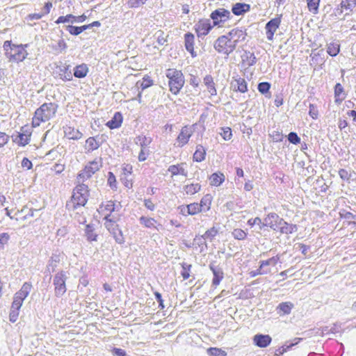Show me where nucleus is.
<instances>
[{
    "instance_id": "obj_1",
    "label": "nucleus",
    "mask_w": 356,
    "mask_h": 356,
    "mask_svg": "<svg viewBox=\"0 0 356 356\" xmlns=\"http://www.w3.org/2000/svg\"><path fill=\"white\" fill-rule=\"evenodd\" d=\"M58 107V104L52 102L42 104L35 111L32 119V127H39L41 122H47L54 117Z\"/></svg>"
},
{
    "instance_id": "obj_2",
    "label": "nucleus",
    "mask_w": 356,
    "mask_h": 356,
    "mask_svg": "<svg viewBox=\"0 0 356 356\" xmlns=\"http://www.w3.org/2000/svg\"><path fill=\"white\" fill-rule=\"evenodd\" d=\"M104 220H105L104 225L106 228L113 235L116 243L123 244L124 243V239L122 232L119 228L118 225L116 224L115 218H110V214H105Z\"/></svg>"
},
{
    "instance_id": "obj_3",
    "label": "nucleus",
    "mask_w": 356,
    "mask_h": 356,
    "mask_svg": "<svg viewBox=\"0 0 356 356\" xmlns=\"http://www.w3.org/2000/svg\"><path fill=\"white\" fill-rule=\"evenodd\" d=\"M67 277L63 270L58 272L54 277L53 284L54 286L55 296L58 298L62 297L67 291L66 280Z\"/></svg>"
},
{
    "instance_id": "obj_4",
    "label": "nucleus",
    "mask_w": 356,
    "mask_h": 356,
    "mask_svg": "<svg viewBox=\"0 0 356 356\" xmlns=\"http://www.w3.org/2000/svg\"><path fill=\"white\" fill-rule=\"evenodd\" d=\"M28 46V44H13L10 53H7V58H9L10 61L17 63L23 61L28 56V53L26 50Z\"/></svg>"
},
{
    "instance_id": "obj_5",
    "label": "nucleus",
    "mask_w": 356,
    "mask_h": 356,
    "mask_svg": "<svg viewBox=\"0 0 356 356\" xmlns=\"http://www.w3.org/2000/svg\"><path fill=\"white\" fill-rule=\"evenodd\" d=\"M228 33L218 37L213 44V47L219 54L229 56L232 53L231 47L230 39Z\"/></svg>"
},
{
    "instance_id": "obj_6",
    "label": "nucleus",
    "mask_w": 356,
    "mask_h": 356,
    "mask_svg": "<svg viewBox=\"0 0 356 356\" xmlns=\"http://www.w3.org/2000/svg\"><path fill=\"white\" fill-rule=\"evenodd\" d=\"M264 220V222L260 227V229H262L264 227H269L273 231L279 232L280 227L282 226L283 218H280L275 213H270Z\"/></svg>"
},
{
    "instance_id": "obj_7",
    "label": "nucleus",
    "mask_w": 356,
    "mask_h": 356,
    "mask_svg": "<svg viewBox=\"0 0 356 356\" xmlns=\"http://www.w3.org/2000/svg\"><path fill=\"white\" fill-rule=\"evenodd\" d=\"M210 17L213 20V26H220L221 24L225 23L231 17L230 12L225 8H218L213 10Z\"/></svg>"
},
{
    "instance_id": "obj_8",
    "label": "nucleus",
    "mask_w": 356,
    "mask_h": 356,
    "mask_svg": "<svg viewBox=\"0 0 356 356\" xmlns=\"http://www.w3.org/2000/svg\"><path fill=\"white\" fill-rule=\"evenodd\" d=\"M100 166L101 165L96 161L89 162L84 169L78 175L77 178L79 179H82L83 181L90 178L92 175L99 170Z\"/></svg>"
},
{
    "instance_id": "obj_9",
    "label": "nucleus",
    "mask_w": 356,
    "mask_h": 356,
    "mask_svg": "<svg viewBox=\"0 0 356 356\" xmlns=\"http://www.w3.org/2000/svg\"><path fill=\"white\" fill-rule=\"evenodd\" d=\"M185 79L183 73H181L176 77L168 81V86L170 92L174 95H177L183 88Z\"/></svg>"
},
{
    "instance_id": "obj_10",
    "label": "nucleus",
    "mask_w": 356,
    "mask_h": 356,
    "mask_svg": "<svg viewBox=\"0 0 356 356\" xmlns=\"http://www.w3.org/2000/svg\"><path fill=\"white\" fill-rule=\"evenodd\" d=\"M209 269L212 271L213 277L212 280V284L218 286L224 277V273L221 267L216 265V261H213L209 265Z\"/></svg>"
},
{
    "instance_id": "obj_11",
    "label": "nucleus",
    "mask_w": 356,
    "mask_h": 356,
    "mask_svg": "<svg viewBox=\"0 0 356 356\" xmlns=\"http://www.w3.org/2000/svg\"><path fill=\"white\" fill-rule=\"evenodd\" d=\"M281 23V19L280 17H275L273 19H271L270 21H268L266 26V38L268 40H272L273 39L274 34L277 29L279 28Z\"/></svg>"
},
{
    "instance_id": "obj_12",
    "label": "nucleus",
    "mask_w": 356,
    "mask_h": 356,
    "mask_svg": "<svg viewBox=\"0 0 356 356\" xmlns=\"http://www.w3.org/2000/svg\"><path fill=\"white\" fill-rule=\"evenodd\" d=\"M193 131L191 127L184 126L181 128L176 140L178 147H183L188 143V140L193 135Z\"/></svg>"
},
{
    "instance_id": "obj_13",
    "label": "nucleus",
    "mask_w": 356,
    "mask_h": 356,
    "mask_svg": "<svg viewBox=\"0 0 356 356\" xmlns=\"http://www.w3.org/2000/svg\"><path fill=\"white\" fill-rule=\"evenodd\" d=\"M88 199V196L85 195L84 194H76V193L73 192L72 195V206L70 204H67L66 207L68 209H71L72 210H75L78 207H83L87 203Z\"/></svg>"
},
{
    "instance_id": "obj_14",
    "label": "nucleus",
    "mask_w": 356,
    "mask_h": 356,
    "mask_svg": "<svg viewBox=\"0 0 356 356\" xmlns=\"http://www.w3.org/2000/svg\"><path fill=\"white\" fill-rule=\"evenodd\" d=\"M70 65L66 63L61 64L56 67L58 70V76L63 81H70L72 80L73 75L70 70Z\"/></svg>"
},
{
    "instance_id": "obj_15",
    "label": "nucleus",
    "mask_w": 356,
    "mask_h": 356,
    "mask_svg": "<svg viewBox=\"0 0 356 356\" xmlns=\"http://www.w3.org/2000/svg\"><path fill=\"white\" fill-rule=\"evenodd\" d=\"M212 28L213 26L211 24L209 19L200 20L195 25V30L198 37L207 35Z\"/></svg>"
},
{
    "instance_id": "obj_16",
    "label": "nucleus",
    "mask_w": 356,
    "mask_h": 356,
    "mask_svg": "<svg viewBox=\"0 0 356 356\" xmlns=\"http://www.w3.org/2000/svg\"><path fill=\"white\" fill-rule=\"evenodd\" d=\"M87 19V16L85 14H83L80 16H74L72 14H68L65 16H60L56 21L55 22L56 24L66 23V22H72V23H82L85 22Z\"/></svg>"
},
{
    "instance_id": "obj_17",
    "label": "nucleus",
    "mask_w": 356,
    "mask_h": 356,
    "mask_svg": "<svg viewBox=\"0 0 356 356\" xmlns=\"http://www.w3.org/2000/svg\"><path fill=\"white\" fill-rule=\"evenodd\" d=\"M272 341V338L268 334H257L253 337V343L259 348L268 346Z\"/></svg>"
},
{
    "instance_id": "obj_18",
    "label": "nucleus",
    "mask_w": 356,
    "mask_h": 356,
    "mask_svg": "<svg viewBox=\"0 0 356 356\" xmlns=\"http://www.w3.org/2000/svg\"><path fill=\"white\" fill-rule=\"evenodd\" d=\"M195 36L192 33L188 32L184 34V47L191 54L193 58L197 56V54L194 50Z\"/></svg>"
},
{
    "instance_id": "obj_19",
    "label": "nucleus",
    "mask_w": 356,
    "mask_h": 356,
    "mask_svg": "<svg viewBox=\"0 0 356 356\" xmlns=\"http://www.w3.org/2000/svg\"><path fill=\"white\" fill-rule=\"evenodd\" d=\"M227 33L229 36H231L232 39L236 40L238 42H244L248 35L246 29L243 28L233 29Z\"/></svg>"
},
{
    "instance_id": "obj_20",
    "label": "nucleus",
    "mask_w": 356,
    "mask_h": 356,
    "mask_svg": "<svg viewBox=\"0 0 356 356\" xmlns=\"http://www.w3.org/2000/svg\"><path fill=\"white\" fill-rule=\"evenodd\" d=\"M341 218L347 220V225L353 226V228L356 229V212L355 213H351L345 209H340L339 212Z\"/></svg>"
},
{
    "instance_id": "obj_21",
    "label": "nucleus",
    "mask_w": 356,
    "mask_h": 356,
    "mask_svg": "<svg viewBox=\"0 0 356 356\" xmlns=\"http://www.w3.org/2000/svg\"><path fill=\"white\" fill-rule=\"evenodd\" d=\"M231 86L234 91L245 93L248 91V83L246 81L241 77H238L232 82Z\"/></svg>"
},
{
    "instance_id": "obj_22",
    "label": "nucleus",
    "mask_w": 356,
    "mask_h": 356,
    "mask_svg": "<svg viewBox=\"0 0 356 356\" xmlns=\"http://www.w3.org/2000/svg\"><path fill=\"white\" fill-rule=\"evenodd\" d=\"M242 64L246 67L253 66L257 63V58L254 54L250 51H244L241 55Z\"/></svg>"
},
{
    "instance_id": "obj_23",
    "label": "nucleus",
    "mask_w": 356,
    "mask_h": 356,
    "mask_svg": "<svg viewBox=\"0 0 356 356\" xmlns=\"http://www.w3.org/2000/svg\"><path fill=\"white\" fill-rule=\"evenodd\" d=\"M102 145L100 137L99 136L89 137L86 141V149L88 152H91L97 149Z\"/></svg>"
},
{
    "instance_id": "obj_24",
    "label": "nucleus",
    "mask_w": 356,
    "mask_h": 356,
    "mask_svg": "<svg viewBox=\"0 0 356 356\" xmlns=\"http://www.w3.org/2000/svg\"><path fill=\"white\" fill-rule=\"evenodd\" d=\"M250 10V5L245 3H236L232 6V12L234 15L239 16Z\"/></svg>"
},
{
    "instance_id": "obj_25",
    "label": "nucleus",
    "mask_w": 356,
    "mask_h": 356,
    "mask_svg": "<svg viewBox=\"0 0 356 356\" xmlns=\"http://www.w3.org/2000/svg\"><path fill=\"white\" fill-rule=\"evenodd\" d=\"M65 136L71 140H79L81 138L83 134L78 129H74L70 126H65L63 127Z\"/></svg>"
},
{
    "instance_id": "obj_26",
    "label": "nucleus",
    "mask_w": 356,
    "mask_h": 356,
    "mask_svg": "<svg viewBox=\"0 0 356 356\" xmlns=\"http://www.w3.org/2000/svg\"><path fill=\"white\" fill-rule=\"evenodd\" d=\"M294 305L291 302H282L276 307L277 314L280 316L288 315L291 313Z\"/></svg>"
},
{
    "instance_id": "obj_27",
    "label": "nucleus",
    "mask_w": 356,
    "mask_h": 356,
    "mask_svg": "<svg viewBox=\"0 0 356 356\" xmlns=\"http://www.w3.org/2000/svg\"><path fill=\"white\" fill-rule=\"evenodd\" d=\"M84 236L88 242H93L97 241L98 234L95 232L94 224H88L86 225L84 230Z\"/></svg>"
},
{
    "instance_id": "obj_28",
    "label": "nucleus",
    "mask_w": 356,
    "mask_h": 356,
    "mask_svg": "<svg viewBox=\"0 0 356 356\" xmlns=\"http://www.w3.org/2000/svg\"><path fill=\"white\" fill-rule=\"evenodd\" d=\"M334 102L337 104H340L342 101L346 98V93L344 88L340 83H336L334 88Z\"/></svg>"
},
{
    "instance_id": "obj_29",
    "label": "nucleus",
    "mask_w": 356,
    "mask_h": 356,
    "mask_svg": "<svg viewBox=\"0 0 356 356\" xmlns=\"http://www.w3.org/2000/svg\"><path fill=\"white\" fill-rule=\"evenodd\" d=\"M122 114L120 112H116L112 119L107 122L106 126L111 129H118L122 125Z\"/></svg>"
},
{
    "instance_id": "obj_30",
    "label": "nucleus",
    "mask_w": 356,
    "mask_h": 356,
    "mask_svg": "<svg viewBox=\"0 0 356 356\" xmlns=\"http://www.w3.org/2000/svg\"><path fill=\"white\" fill-rule=\"evenodd\" d=\"M60 261V256L59 254L53 253L47 265V271L51 274L56 270V268Z\"/></svg>"
},
{
    "instance_id": "obj_31",
    "label": "nucleus",
    "mask_w": 356,
    "mask_h": 356,
    "mask_svg": "<svg viewBox=\"0 0 356 356\" xmlns=\"http://www.w3.org/2000/svg\"><path fill=\"white\" fill-rule=\"evenodd\" d=\"M204 84L206 86L208 92L211 96H216L217 95V90L211 75L207 74L204 76Z\"/></svg>"
},
{
    "instance_id": "obj_32",
    "label": "nucleus",
    "mask_w": 356,
    "mask_h": 356,
    "mask_svg": "<svg viewBox=\"0 0 356 356\" xmlns=\"http://www.w3.org/2000/svg\"><path fill=\"white\" fill-rule=\"evenodd\" d=\"M89 72L88 65L85 63L76 65L74 68V75L76 78L83 79L86 77Z\"/></svg>"
},
{
    "instance_id": "obj_33",
    "label": "nucleus",
    "mask_w": 356,
    "mask_h": 356,
    "mask_svg": "<svg viewBox=\"0 0 356 356\" xmlns=\"http://www.w3.org/2000/svg\"><path fill=\"white\" fill-rule=\"evenodd\" d=\"M12 139L14 143L22 147L29 144L31 140V138L26 136V134H23L22 133L19 132H17L15 134H13Z\"/></svg>"
},
{
    "instance_id": "obj_34",
    "label": "nucleus",
    "mask_w": 356,
    "mask_h": 356,
    "mask_svg": "<svg viewBox=\"0 0 356 356\" xmlns=\"http://www.w3.org/2000/svg\"><path fill=\"white\" fill-rule=\"evenodd\" d=\"M139 222L141 225H143L145 227L147 228H154L156 230H159L158 226L161 227V225L158 224L156 225V220L153 218H147L145 216H141L139 218Z\"/></svg>"
},
{
    "instance_id": "obj_35",
    "label": "nucleus",
    "mask_w": 356,
    "mask_h": 356,
    "mask_svg": "<svg viewBox=\"0 0 356 356\" xmlns=\"http://www.w3.org/2000/svg\"><path fill=\"white\" fill-rule=\"evenodd\" d=\"M298 231V226L294 224H289L284 219L279 232L281 234H290Z\"/></svg>"
},
{
    "instance_id": "obj_36",
    "label": "nucleus",
    "mask_w": 356,
    "mask_h": 356,
    "mask_svg": "<svg viewBox=\"0 0 356 356\" xmlns=\"http://www.w3.org/2000/svg\"><path fill=\"white\" fill-rule=\"evenodd\" d=\"M202 211L201 206L199 205L198 203H192L188 204L186 207H183L181 209V212L182 214L185 215L186 212L188 215H195Z\"/></svg>"
},
{
    "instance_id": "obj_37",
    "label": "nucleus",
    "mask_w": 356,
    "mask_h": 356,
    "mask_svg": "<svg viewBox=\"0 0 356 356\" xmlns=\"http://www.w3.org/2000/svg\"><path fill=\"white\" fill-rule=\"evenodd\" d=\"M225 177L223 173L220 172L213 173L210 177V184L211 186H219L225 181Z\"/></svg>"
},
{
    "instance_id": "obj_38",
    "label": "nucleus",
    "mask_w": 356,
    "mask_h": 356,
    "mask_svg": "<svg viewBox=\"0 0 356 356\" xmlns=\"http://www.w3.org/2000/svg\"><path fill=\"white\" fill-rule=\"evenodd\" d=\"M32 289V284L31 282H24L22 286L21 289L15 293L18 297L22 298L23 300H25L27 296L29 295Z\"/></svg>"
},
{
    "instance_id": "obj_39",
    "label": "nucleus",
    "mask_w": 356,
    "mask_h": 356,
    "mask_svg": "<svg viewBox=\"0 0 356 356\" xmlns=\"http://www.w3.org/2000/svg\"><path fill=\"white\" fill-rule=\"evenodd\" d=\"M205 156L206 150L204 147L201 145H197L196 150L193 156V161L196 162H202L205 159Z\"/></svg>"
},
{
    "instance_id": "obj_40",
    "label": "nucleus",
    "mask_w": 356,
    "mask_h": 356,
    "mask_svg": "<svg viewBox=\"0 0 356 356\" xmlns=\"http://www.w3.org/2000/svg\"><path fill=\"white\" fill-rule=\"evenodd\" d=\"M302 340L301 338H296L294 339V342L290 343L288 344V342L286 343L283 346L275 350V356H280L283 355L285 352H286L288 350L291 348L295 345L298 344L300 341Z\"/></svg>"
},
{
    "instance_id": "obj_41",
    "label": "nucleus",
    "mask_w": 356,
    "mask_h": 356,
    "mask_svg": "<svg viewBox=\"0 0 356 356\" xmlns=\"http://www.w3.org/2000/svg\"><path fill=\"white\" fill-rule=\"evenodd\" d=\"M340 5L344 10L347 11L345 15H350L356 7V0H343L341 1Z\"/></svg>"
},
{
    "instance_id": "obj_42",
    "label": "nucleus",
    "mask_w": 356,
    "mask_h": 356,
    "mask_svg": "<svg viewBox=\"0 0 356 356\" xmlns=\"http://www.w3.org/2000/svg\"><path fill=\"white\" fill-rule=\"evenodd\" d=\"M340 51V44L338 41L332 42L327 44V54L334 57L338 55Z\"/></svg>"
},
{
    "instance_id": "obj_43",
    "label": "nucleus",
    "mask_w": 356,
    "mask_h": 356,
    "mask_svg": "<svg viewBox=\"0 0 356 356\" xmlns=\"http://www.w3.org/2000/svg\"><path fill=\"white\" fill-rule=\"evenodd\" d=\"M168 171L170 172L172 176H176L178 175H181L184 177L187 176V172L184 168L181 167L179 164L170 165Z\"/></svg>"
},
{
    "instance_id": "obj_44",
    "label": "nucleus",
    "mask_w": 356,
    "mask_h": 356,
    "mask_svg": "<svg viewBox=\"0 0 356 356\" xmlns=\"http://www.w3.org/2000/svg\"><path fill=\"white\" fill-rule=\"evenodd\" d=\"M212 196L210 194H207L200 200V203H198L201 206V210L204 211H209L211 204Z\"/></svg>"
},
{
    "instance_id": "obj_45",
    "label": "nucleus",
    "mask_w": 356,
    "mask_h": 356,
    "mask_svg": "<svg viewBox=\"0 0 356 356\" xmlns=\"http://www.w3.org/2000/svg\"><path fill=\"white\" fill-rule=\"evenodd\" d=\"M152 141V138L147 137L145 135H140L136 138V143L139 142L140 149H147Z\"/></svg>"
},
{
    "instance_id": "obj_46",
    "label": "nucleus",
    "mask_w": 356,
    "mask_h": 356,
    "mask_svg": "<svg viewBox=\"0 0 356 356\" xmlns=\"http://www.w3.org/2000/svg\"><path fill=\"white\" fill-rule=\"evenodd\" d=\"M100 209H102V212H108L107 214H110V218H113V216H111V213L115 210V204L111 200L107 201L105 204H102L100 206Z\"/></svg>"
},
{
    "instance_id": "obj_47",
    "label": "nucleus",
    "mask_w": 356,
    "mask_h": 356,
    "mask_svg": "<svg viewBox=\"0 0 356 356\" xmlns=\"http://www.w3.org/2000/svg\"><path fill=\"white\" fill-rule=\"evenodd\" d=\"M136 85L140 88L142 90L152 86L153 85V80L148 75H145L142 81H138Z\"/></svg>"
},
{
    "instance_id": "obj_48",
    "label": "nucleus",
    "mask_w": 356,
    "mask_h": 356,
    "mask_svg": "<svg viewBox=\"0 0 356 356\" xmlns=\"http://www.w3.org/2000/svg\"><path fill=\"white\" fill-rule=\"evenodd\" d=\"M321 0H307L308 10L313 14L318 13V7Z\"/></svg>"
},
{
    "instance_id": "obj_49",
    "label": "nucleus",
    "mask_w": 356,
    "mask_h": 356,
    "mask_svg": "<svg viewBox=\"0 0 356 356\" xmlns=\"http://www.w3.org/2000/svg\"><path fill=\"white\" fill-rule=\"evenodd\" d=\"M201 189V185L200 184H191L184 186V191L188 195H193Z\"/></svg>"
},
{
    "instance_id": "obj_50",
    "label": "nucleus",
    "mask_w": 356,
    "mask_h": 356,
    "mask_svg": "<svg viewBox=\"0 0 356 356\" xmlns=\"http://www.w3.org/2000/svg\"><path fill=\"white\" fill-rule=\"evenodd\" d=\"M280 255L277 254L276 256L273 257L267 260L260 261L259 264H261V267H264L270 265L275 266L280 261Z\"/></svg>"
},
{
    "instance_id": "obj_51",
    "label": "nucleus",
    "mask_w": 356,
    "mask_h": 356,
    "mask_svg": "<svg viewBox=\"0 0 356 356\" xmlns=\"http://www.w3.org/2000/svg\"><path fill=\"white\" fill-rule=\"evenodd\" d=\"M207 352L209 356H226L227 355V353L225 350H223L220 348H218L211 347L207 349Z\"/></svg>"
},
{
    "instance_id": "obj_52",
    "label": "nucleus",
    "mask_w": 356,
    "mask_h": 356,
    "mask_svg": "<svg viewBox=\"0 0 356 356\" xmlns=\"http://www.w3.org/2000/svg\"><path fill=\"white\" fill-rule=\"evenodd\" d=\"M154 37L155 38L156 42L159 45H164L167 42V38L164 37V32L162 30L157 31Z\"/></svg>"
},
{
    "instance_id": "obj_53",
    "label": "nucleus",
    "mask_w": 356,
    "mask_h": 356,
    "mask_svg": "<svg viewBox=\"0 0 356 356\" xmlns=\"http://www.w3.org/2000/svg\"><path fill=\"white\" fill-rule=\"evenodd\" d=\"M270 83L267 81L261 82L258 84L257 89L260 93L262 95H266L269 92V90L270 89ZM266 97H268L266 95Z\"/></svg>"
},
{
    "instance_id": "obj_54",
    "label": "nucleus",
    "mask_w": 356,
    "mask_h": 356,
    "mask_svg": "<svg viewBox=\"0 0 356 356\" xmlns=\"http://www.w3.org/2000/svg\"><path fill=\"white\" fill-rule=\"evenodd\" d=\"M73 192L76 193V194H84L85 195L89 196L88 187L84 184L77 185Z\"/></svg>"
},
{
    "instance_id": "obj_55",
    "label": "nucleus",
    "mask_w": 356,
    "mask_h": 356,
    "mask_svg": "<svg viewBox=\"0 0 356 356\" xmlns=\"http://www.w3.org/2000/svg\"><path fill=\"white\" fill-rule=\"evenodd\" d=\"M232 234L234 238L237 240H244L247 236V233L241 229H234Z\"/></svg>"
},
{
    "instance_id": "obj_56",
    "label": "nucleus",
    "mask_w": 356,
    "mask_h": 356,
    "mask_svg": "<svg viewBox=\"0 0 356 356\" xmlns=\"http://www.w3.org/2000/svg\"><path fill=\"white\" fill-rule=\"evenodd\" d=\"M182 270L181 272V275L184 280H187L190 277L189 271L192 267L191 264H188L186 263H182L181 264Z\"/></svg>"
},
{
    "instance_id": "obj_57",
    "label": "nucleus",
    "mask_w": 356,
    "mask_h": 356,
    "mask_svg": "<svg viewBox=\"0 0 356 356\" xmlns=\"http://www.w3.org/2000/svg\"><path fill=\"white\" fill-rule=\"evenodd\" d=\"M339 175L343 181H349L351 178V171H348L346 169L341 168L339 172Z\"/></svg>"
},
{
    "instance_id": "obj_58",
    "label": "nucleus",
    "mask_w": 356,
    "mask_h": 356,
    "mask_svg": "<svg viewBox=\"0 0 356 356\" xmlns=\"http://www.w3.org/2000/svg\"><path fill=\"white\" fill-rule=\"evenodd\" d=\"M222 132L220 133L222 138L225 140H229L232 136V129L229 127L221 128Z\"/></svg>"
},
{
    "instance_id": "obj_59",
    "label": "nucleus",
    "mask_w": 356,
    "mask_h": 356,
    "mask_svg": "<svg viewBox=\"0 0 356 356\" xmlns=\"http://www.w3.org/2000/svg\"><path fill=\"white\" fill-rule=\"evenodd\" d=\"M287 138L289 143L293 145H297L300 143V138L298 136V134L296 132H290Z\"/></svg>"
},
{
    "instance_id": "obj_60",
    "label": "nucleus",
    "mask_w": 356,
    "mask_h": 356,
    "mask_svg": "<svg viewBox=\"0 0 356 356\" xmlns=\"http://www.w3.org/2000/svg\"><path fill=\"white\" fill-rule=\"evenodd\" d=\"M65 30L67 31L72 35H78L81 33L79 26H75L73 25L65 26Z\"/></svg>"
},
{
    "instance_id": "obj_61",
    "label": "nucleus",
    "mask_w": 356,
    "mask_h": 356,
    "mask_svg": "<svg viewBox=\"0 0 356 356\" xmlns=\"http://www.w3.org/2000/svg\"><path fill=\"white\" fill-rule=\"evenodd\" d=\"M181 73H182L181 71L177 69H168L165 72V76L170 80L174 77H176Z\"/></svg>"
},
{
    "instance_id": "obj_62",
    "label": "nucleus",
    "mask_w": 356,
    "mask_h": 356,
    "mask_svg": "<svg viewBox=\"0 0 356 356\" xmlns=\"http://www.w3.org/2000/svg\"><path fill=\"white\" fill-rule=\"evenodd\" d=\"M108 184L112 189L117 188L116 179L112 172L108 173Z\"/></svg>"
},
{
    "instance_id": "obj_63",
    "label": "nucleus",
    "mask_w": 356,
    "mask_h": 356,
    "mask_svg": "<svg viewBox=\"0 0 356 356\" xmlns=\"http://www.w3.org/2000/svg\"><path fill=\"white\" fill-rule=\"evenodd\" d=\"M218 234V230L216 227H213L212 228L206 231V232L203 234L206 238H210L212 240Z\"/></svg>"
},
{
    "instance_id": "obj_64",
    "label": "nucleus",
    "mask_w": 356,
    "mask_h": 356,
    "mask_svg": "<svg viewBox=\"0 0 356 356\" xmlns=\"http://www.w3.org/2000/svg\"><path fill=\"white\" fill-rule=\"evenodd\" d=\"M270 136L273 138L275 142H280L283 139V135L282 132L279 131H273Z\"/></svg>"
}]
</instances>
